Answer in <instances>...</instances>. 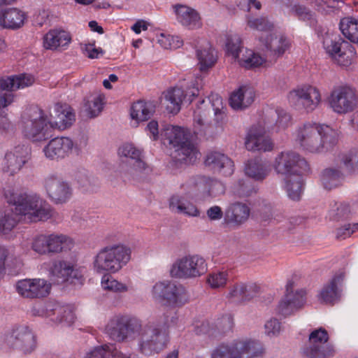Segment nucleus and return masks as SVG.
<instances>
[{
	"instance_id": "obj_1",
	"label": "nucleus",
	"mask_w": 358,
	"mask_h": 358,
	"mask_svg": "<svg viewBox=\"0 0 358 358\" xmlns=\"http://www.w3.org/2000/svg\"><path fill=\"white\" fill-rule=\"evenodd\" d=\"M8 203L14 206L13 210H0V234H8L17 224V215L28 217L31 222L45 221L51 217L52 209L49 205H43V200L36 194L16 192L8 188L4 192Z\"/></svg>"
},
{
	"instance_id": "obj_2",
	"label": "nucleus",
	"mask_w": 358,
	"mask_h": 358,
	"mask_svg": "<svg viewBox=\"0 0 358 358\" xmlns=\"http://www.w3.org/2000/svg\"><path fill=\"white\" fill-rule=\"evenodd\" d=\"M295 140L305 151L324 153L332 150L337 145L338 133L328 125L308 122L296 129Z\"/></svg>"
},
{
	"instance_id": "obj_3",
	"label": "nucleus",
	"mask_w": 358,
	"mask_h": 358,
	"mask_svg": "<svg viewBox=\"0 0 358 358\" xmlns=\"http://www.w3.org/2000/svg\"><path fill=\"white\" fill-rule=\"evenodd\" d=\"M169 317L162 320L141 324L138 347L139 351L145 355L159 353L167 347L170 341Z\"/></svg>"
},
{
	"instance_id": "obj_4",
	"label": "nucleus",
	"mask_w": 358,
	"mask_h": 358,
	"mask_svg": "<svg viewBox=\"0 0 358 358\" xmlns=\"http://www.w3.org/2000/svg\"><path fill=\"white\" fill-rule=\"evenodd\" d=\"M169 143L174 148L172 157L176 161L192 164L200 155L192 135L187 129L183 127L168 125L162 132Z\"/></svg>"
},
{
	"instance_id": "obj_5",
	"label": "nucleus",
	"mask_w": 358,
	"mask_h": 358,
	"mask_svg": "<svg viewBox=\"0 0 358 358\" xmlns=\"http://www.w3.org/2000/svg\"><path fill=\"white\" fill-rule=\"evenodd\" d=\"M131 250L124 245H113L104 247L94 257V271L99 274L116 273L131 259Z\"/></svg>"
},
{
	"instance_id": "obj_6",
	"label": "nucleus",
	"mask_w": 358,
	"mask_h": 358,
	"mask_svg": "<svg viewBox=\"0 0 358 358\" xmlns=\"http://www.w3.org/2000/svg\"><path fill=\"white\" fill-rule=\"evenodd\" d=\"M265 354L263 344L252 339L238 340L231 344L222 343L211 353V358H260Z\"/></svg>"
},
{
	"instance_id": "obj_7",
	"label": "nucleus",
	"mask_w": 358,
	"mask_h": 358,
	"mask_svg": "<svg viewBox=\"0 0 358 358\" xmlns=\"http://www.w3.org/2000/svg\"><path fill=\"white\" fill-rule=\"evenodd\" d=\"M118 154L131 161L130 166H122L119 171L120 177L124 182L138 180L152 171L150 166L143 160L142 150L133 144L122 145L118 150Z\"/></svg>"
},
{
	"instance_id": "obj_8",
	"label": "nucleus",
	"mask_w": 358,
	"mask_h": 358,
	"mask_svg": "<svg viewBox=\"0 0 358 358\" xmlns=\"http://www.w3.org/2000/svg\"><path fill=\"white\" fill-rule=\"evenodd\" d=\"M53 124L43 111L34 108L27 117H23L22 132L25 138L33 141H46L52 136Z\"/></svg>"
},
{
	"instance_id": "obj_9",
	"label": "nucleus",
	"mask_w": 358,
	"mask_h": 358,
	"mask_svg": "<svg viewBox=\"0 0 358 358\" xmlns=\"http://www.w3.org/2000/svg\"><path fill=\"white\" fill-rule=\"evenodd\" d=\"M141 329V320L130 315H117L107 323L105 331L108 337L118 343L134 339Z\"/></svg>"
},
{
	"instance_id": "obj_10",
	"label": "nucleus",
	"mask_w": 358,
	"mask_h": 358,
	"mask_svg": "<svg viewBox=\"0 0 358 358\" xmlns=\"http://www.w3.org/2000/svg\"><path fill=\"white\" fill-rule=\"evenodd\" d=\"M203 85L202 76H197L191 82V85L187 87L186 90L178 87L169 89L164 93L166 110L171 113L177 114L180 110L183 101L190 103L195 96L201 94Z\"/></svg>"
},
{
	"instance_id": "obj_11",
	"label": "nucleus",
	"mask_w": 358,
	"mask_h": 358,
	"mask_svg": "<svg viewBox=\"0 0 358 358\" xmlns=\"http://www.w3.org/2000/svg\"><path fill=\"white\" fill-rule=\"evenodd\" d=\"M209 106L208 113L210 109L213 112L215 120L218 122L222 120L224 117L222 99L217 94H211L207 97V99H203L197 105L196 109L194 110V133L196 135L205 136L207 130L211 127V124L206 120V113L202 111L201 106Z\"/></svg>"
},
{
	"instance_id": "obj_12",
	"label": "nucleus",
	"mask_w": 358,
	"mask_h": 358,
	"mask_svg": "<svg viewBox=\"0 0 358 358\" xmlns=\"http://www.w3.org/2000/svg\"><path fill=\"white\" fill-rule=\"evenodd\" d=\"M275 171L285 177L301 175L310 170L306 160L292 150L281 152L277 155L273 164Z\"/></svg>"
},
{
	"instance_id": "obj_13",
	"label": "nucleus",
	"mask_w": 358,
	"mask_h": 358,
	"mask_svg": "<svg viewBox=\"0 0 358 358\" xmlns=\"http://www.w3.org/2000/svg\"><path fill=\"white\" fill-rule=\"evenodd\" d=\"M207 271L206 260L198 255H186L177 259L171 269L172 276L183 279L194 278Z\"/></svg>"
},
{
	"instance_id": "obj_14",
	"label": "nucleus",
	"mask_w": 358,
	"mask_h": 358,
	"mask_svg": "<svg viewBox=\"0 0 358 358\" xmlns=\"http://www.w3.org/2000/svg\"><path fill=\"white\" fill-rule=\"evenodd\" d=\"M329 335L324 328L313 330L309 335L308 343L301 352L307 358H327L334 355V350L327 343Z\"/></svg>"
},
{
	"instance_id": "obj_15",
	"label": "nucleus",
	"mask_w": 358,
	"mask_h": 358,
	"mask_svg": "<svg viewBox=\"0 0 358 358\" xmlns=\"http://www.w3.org/2000/svg\"><path fill=\"white\" fill-rule=\"evenodd\" d=\"M287 99L291 106L309 113L318 106L321 101V95L319 90L315 87L303 85L290 91Z\"/></svg>"
},
{
	"instance_id": "obj_16",
	"label": "nucleus",
	"mask_w": 358,
	"mask_h": 358,
	"mask_svg": "<svg viewBox=\"0 0 358 358\" xmlns=\"http://www.w3.org/2000/svg\"><path fill=\"white\" fill-rule=\"evenodd\" d=\"M34 77L30 74H19L0 79V108H5L13 101L12 91L32 85Z\"/></svg>"
},
{
	"instance_id": "obj_17",
	"label": "nucleus",
	"mask_w": 358,
	"mask_h": 358,
	"mask_svg": "<svg viewBox=\"0 0 358 358\" xmlns=\"http://www.w3.org/2000/svg\"><path fill=\"white\" fill-rule=\"evenodd\" d=\"M8 346L18 350L24 354H30L36 348V338L33 331L27 325H20L14 328L6 336Z\"/></svg>"
},
{
	"instance_id": "obj_18",
	"label": "nucleus",
	"mask_w": 358,
	"mask_h": 358,
	"mask_svg": "<svg viewBox=\"0 0 358 358\" xmlns=\"http://www.w3.org/2000/svg\"><path fill=\"white\" fill-rule=\"evenodd\" d=\"M152 295L155 299L171 305H182L188 301L185 288L171 282H157L152 287Z\"/></svg>"
},
{
	"instance_id": "obj_19",
	"label": "nucleus",
	"mask_w": 358,
	"mask_h": 358,
	"mask_svg": "<svg viewBox=\"0 0 358 358\" xmlns=\"http://www.w3.org/2000/svg\"><path fill=\"white\" fill-rule=\"evenodd\" d=\"M329 102L333 110L338 114L352 111L357 106V99L355 90L348 86L335 88L330 94Z\"/></svg>"
},
{
	"instance_id": "obj_20",
	"label": "nucleus",
	"mask_w": 358,
	"mask_h": 358,
	"mask_svg": "<svg viewBox=\"0 0 358 358\" xmlns=\"http://www.w3.org/2000/svg\"><path fill=\"white\" fill-rule=\"evenodd\" d=\"M294 282L289 280L286 285V294L278 304V311L284 316L292 314L306 302V291L301 289L294 292Z\"/></svg>"
},
{
	"instance_id": "obj_21",
	"label": "nucleus",
	"mask_w": 358,
	"mask_h": 358,
	"mask_svg": "<svg viewBox=\"0 0 358 358\" xmlns=\"http://www.w3.org/2000/svg\"><path fill=\"white\" fill-rule=\"evenodd\" d=\"M45 187L48 196L56 203H66L72 196L69 183L55 176L45 178Z\"/></svg>"
},
{
	"instance_id": "obj_22",
	"label": "nucleus",
	"mask_w": 358,
	"mask_h": 358,
	"mask_svg": "<svg viewBox=\"0 0 358 358\" xmlns=\"http://www.w3.org/2000/svg\"><path fill=\"white\" fill-rule=\"evenodd\" d=\"M50 273L55 278L57 283L83 284L82 271L80 269L75 268L70 263L64 261L55 262L51 268Z\"/></svg>"
},
{
	"instance_id": "obj_23",
	"label": "nucleus",
	"mask_w": 358,
	"mask_h": 358,
	"mask_svg": "<svg viewBox=\"0 0 358 358\" xmlns=\"http://www.w3.org/2000/svg\"><path fill=\"white\" fill-rule=\"evenodd\" d=\"M245 148L250 151L267 152L273 150V144L266 135L265 127L254 125L248 133Z\"/></svg>"
},
{
	"instance_id": "obj_24",
	"label": "nucleus",
	"mask_w": 358,
	"mask_h": 358,
	"mask_svg": "<svg viewBox=\"0 0 358 358\" xmlns=\"http://www.w3.org/2000/svg\"><path fill=\"white\" fill-rule=\"evenodd\" d=\"M50 285L43 279H24L16 285L17 292L27 298L45 297L50 291Z\"/></svg>"
},
{
	"instance_id": "obj_25",
	"label": "nucleus",
	"mask_w": 358,
	"mask_h": 358,
	"mask_svg": "<svg viewBox=\"0 0 358 358\" xmlns=\"http://www.w3.org/2000/svg\"><path fill=\"white\" fill-rule=\"evenodd\" d=\"M73 148V141L68 137H57L49 141L43 151L50 159H61L69 156Z\"/></svg>"
},
{
	"instance_id": "obj_26",
	"label": "nucleus",
	"mask_w": 358,
	"mask_h": 358,
	"mask_svg": "<svg viewBox=\"0 0 358 358\" xmlns=\"http://www.w3.org/2000/svg\"><path fill=\"white\" fill-rule=\"evenodd\" d=\"M259 41L270 56H282L289 47V40L282 34H263Z\"/></svg>"
},
{
	"instance_id": "obj_27",
	"label": "nucleus",
	"mask_w": 358,
	"mask_h": 358,
	"mask_svg": "<svg viewBox=\"0 0 358 358\" xmlns=\"http://www.w3.org/2000/svg\"><path fill=\"white\" fill-rule=\"evenodd\" d=\"M343 45L349 46V43L338 36L327 35L323 39V47L326 52L336 59L341 66H347L350 63V60L345 59V52Z\"/></svg>"
},
{
	"instance_id": "obj_28",
	"label": "nucleus",
	"mask_w": 358,
	"mask_h": 358,
	"mask_svg": "<svg viewBox=\"0 0 358 358\" xmlns=\"http://www.w3.org/2000/svg\"><path fill=\"white\" fill-rule=\"evenodd\" d=\"M173 8L176 20L182 26L189 29H195L201 27L200 15L195 9L183 4H176Z\"/></svg>"
},
{
	"instance_id": "obj_29",
	"label": "nucleus",
	"mask_w": 358,
	"mask_h": 358,
	"mask_svg": "<svg viewBox=\"0 0 358 358\" xmlns=\"http://www.w3.org/2000/svg\"><path fill=\"white\" fill-rule=\"evenodd\" d=\"M28 148L17 145L13 151L7 152L3 159V169L11 174L20 171L28 159Z\"/></svg>"
},
{
	"instance_id": "obj_30",
	"label": "nucleus",
	"mask_w": 358,
	"mask_h": 358,
	"mask_svg": "<svg viewBox=\"0 0 358 358\" xmlns=\"http://www.w3.org/2000/svg\"><path fill=\"white\" fill-rule=\"evenodd\" d=\"M250 208L244 203L234 202L230 203L224 212V222L226 224L239 227L245 222L250 216Z\"/></svg>"
},
{
	"instance_id": "obj_31",
	"label": "nucleus",
	"mask_w": 358,
	"mask_h": 358,
	"mask_svg": "<svg viewBox=\"0 0 358 358\" xmlns=\"http://www.w3.org/2000/svg\"><path fill=\"white\" fill-rule=\"evenodd\" d=\"M45 316L50 317L54 322L71 325L75 320V315L68 306H61L59 303H48L45 306Z\"/></svg>"
},
{
	"instance_id": "obj_32",
	"label": "nucleus",
	"mask_w": 358,
	"mask_h": 358,
	"mask_svg": "<svg viewBox=\"0 0 358 358\" xmlns=\"http://www.w3.org/2000/svg\"><path fill=\"white\" fill-rule=\"evenodd\" d=\"M205 164L217 170L224 176H230L234 171V162L224 154L211 152L206 156Z\"/></svg>"
},
{
	"instance_id": "obj_33",
	"label": "nucleus",
	"mask_w": 358,
	"mask_h": 358,
	"mask_svg": "<svg viewBox=\"0 0 358 358\" xmlns=\"http://www.w3.org/2000/svg\"><path fill=\"white\" fill-rule=\"evenodd\" d=\"M255 90L250 86L243 85L233 92L229 98V104L234 110H243L254 101Z\"/></svg>"
},
{
	"instance_id": "obj_34",
	"label": "nucleus",
	"mask_w": 358,
	"mask_h": 358,
	"mask_svg": "<svg viewBox=\"0 0 358 358\" xmlns=\"http://www.w3.org/2000/svg\"><path fill=\"white\" fill-rule=\"evenodd\" d=\"M71 41L69 32L60 29L50 30L43 37V46L46 49L66 48Z\"/></svg>"
},
{
	"instance_id": "obj_35",
	"label": "nucleus",
	"mask_w": 358,
	"mask_h": 358,
	"mask_svg": "<svg viewBox=\"0 0 358 358\" xmlns=\"http://www.w3.org/2000/svg\"><path fill=\"white\" fill-rule=\"evenodd\" d=\"M24 13L15 8L0 10V26L5 29H16L24 24Z\"/></svg>"
},
{
	"instance_id": "obj_36",
	"label": "nucleus",
	"mask_w": 358,
	"mask_h": 358,
	"mask_svg": "<svg viewBox=\"0 0 358 358\" xmlns=\"http://www.w3.org/2000/svg\"><path fill=\"white\" fill-rule=\"evenodd\" d=\"M342 273L334 275L329 283L323 287L320 293V299L326 303H334L341 296V290L339 287L343 280Z\"/></svg>"
},
{
	"instance_id": "obj_37",
	"label": "nucleus",
	"mask_w": 358,
	"mask_h": 358,
	"mask_svg": "<svg viewBox=\"0 0 358 358\" xmlns=\"http://www.w3.org/2000/svg\"><path fill=\"white\" fill-rule=\"evenodd\" d=\"M55 111V115L51 113L49 117L52 119L53 128L55 127L59 129H65L71 126L76 120L75 113L66 106L64 108L59 104H56Z\"/></svg>"
},
{
	"instance_id": "obj_38",
	"label": "nucleus",
	"mask_w": 358,
	"mask_h": 358,
	"mask_svg": "<svg viewBox=\"0 0 358 358\" xmlns=\"http://www.w3.org/2000/svg\"><path fill=\"white\" fill-rule=\"evenodd\" d=\"M270 170L269 164L259 159L249 160L245 167V174L255 180H263Z\"/></svg>"
},
{
	"instance_id": "obj_39",
	"label": "nucleus",
	"mask_w": 358,
	"mask_h": 358,
	"mask_svg": "<svg viewBox=\"0 0 358 358\" xmlns=\"http://www.w3.org/2000/svg\"><path fill=\"white\" fill-rule=\"evenodd\" d=\"M196 57L201 71L212 67L217 60V55L208 41H204L202 47L196 50Z\"/></svg>"
},
{
	"instance_id": "obj_40",
	"label": "nucleus",
	"mask_w": 358,
	"mask_h": 358,
	"mask_svg": "<svg viewBox=\"0 0 358 358\" xmlns=\"http://www.w3.org/2000/svg\"><path fill=\"white\" fill-rule=\"evenodd\" d=\"M154 112L155 109L151 103L138 101L135 102L131 108V117L136 120L137 124L138 122L150 119Z\"/></svg>"
},
{
	"instance_id": "obj_41",
	"label": "nucleus",
	"mask_w": 358,
	"mask_h": 358,
	"mask_svg": "<svg viewBox=\"0 0 358 358\" xmlns=\"http://www.w3.org/2000/svg\"><path fill=\"white\" fill-rule=\"evenodd\" d=\"M49 253H57L71 250L73 242L69 237L62 234H50L48 236Z\"/></svg>"
},
{
	"instance_id": "obj_42",
	"label": "nucleus",
	"mask_w": 358,
	"mask_h": 358,
	"mask_svg": "<svg viewBox=\"0 0 358 358\" xmlns=\"http://www.w3.org/2000/svg\"><path fill=\"white\" fill-rule=\"evenodd\" d=\"M339 29L343 35L351 42L358 43V20L352 17L341 20Z\"/></svg>"
},
{
	"instance_id": "obj_43",
	"label": "nucleus",
	"mask_w": 358,
	"mask_h": 358,
	"mask_svg": "<svg viewBox=\"0 0 358 358\" xmlns=\"http://www.w3.org/2000/svg\"><path fill=\"white\" fill-rule=\"evenodd\" d=\"M343 178L341 171L335 168H328L322 171L320 180L325 189H331L337 187Z\"/></svg>"
},
{
	"instance_id": "obj_44",
	"label": "nucleus",
	"mask_w": 358,
	"mask_h": 358,
	"mask_svg": "<svg viewBox=\"0 0 358 358\" xmlns=\"http://www.w3.org/2000/svg\"><path fill=\"white\" fill-rule=\"evenodd\" d=\"M285 189L289 199L299 201L301 198L302 179L301 175L285 178Z\"/></svg>"
},
{
	"instance_id": "obj_45",
	"label": "nucleus",
	"mask_w": 358,
	"mask_h": 358,
	"mask_svg": "<svg viewBox=\"0 0 358 358\" xmlns=\"http://www.w3.org/2000/svg\"><path fill=\"white\" fill-rule=\"evenodd\" d=\"M270 116L272 120L266 122L268 129H273V124L279 129H285L288 127L291 121V116L285 110L280 108L271 111Z\"/></svg>"
},
{
	"instance_id": "obj_46",
	"label": "nucleus",
	"mask_w": 358,
	"mask_h": 358,
	"mask_svg": "<svg viewBox=\"0 0 358 358\" xmlns=\"http://www.w3.org/2000/svg\"><path fill=\"white\" fill-rule=\"evenodd\" d=\"M113 344H105L97 346L86 353L84 358H115L119 352Z\"/></svg>"
},
{
	"instance_id": "obj_47",
	"label": "nucleus",
	"mask_w": 358,
	"mask_h": 358,
	"mask_svg": "<svg viewBox=\"0 0 358 358\" xmlns=\"http://www.w3.org/2000/svg\"><path fill=\"white\" fill-rule=\"evenodd\" d=\"M236 61L241 66L250 69L259 66L265 62V59L252 50L245 49Z\"/></svg>"
},
{
	"instance_id": "obj_48",
	"label": "nucleus",
	"mask_w": 358,
	"mask_h": 358,
	"mask_svg": "<svg viewBox=\"0 0 358 358\" xmlns=\"http://www.w3.org/2000/svg\"><path fill=\"white\" fill-rule=\"evenodd\" d=\"M291 11L299 20L308 22L310 26H315L317 24L315 12L305 5L294 4Z\"/></svg>"
},
{
	"instance_id": "obj_49",
	"label": "nucleus",
	"mask_w": 358,
	"mask_h": 358,
	"mask_svg": "<svg viewBox=\"0 0 358 358\" xmlns=\"http://www.w3.org/2000/svg\"><path fill=\"white\" fill-rule=\"evenodd\" d=\"M243 44L240 36L237 34L227 36L226 50L228 55L231 56L236 61L243 52Z\"/></svg>"
},
{
	"instance_id": "obj_50",
	"label": "nucleus",
	"mask_w": 358,
	"mask_h": 358,
	"mask_svg": "<svg viewBox=\"0 0 358 358\" xmlns=\"http://www.w3.org/2000/svg\"><path fill=\"white\" fill-rule=\"evenodd\" d=\"M103 99L99 96H94L88 99L84 105L85 112L90 118L97 117L103 110Z\"/></svg>"
},
{
	"instance_id": "obj_51",
	"label": "nucleus",
	"mask_w": 358,
	"mask_h": 358,
	"mask_svg": "<svg viewBox=\"0 0 358 358\" xmlns=\"http://www.w3.org/2000/svg\"><path fill=\"white\" fill-rule=\"evenodd\" d=\"M110 273H104L101 278V286L104 289L114 292H125L128 290L126 285L122 284L114 279Z\"/></svg>"
},
{
	"instance_id": "obj_52",
	"label": "nucleus",
	"mask_w": 358,
	"mask_h": 358,
	"mask_svg": "<svg viewBox=\"0 0 358 358\" xmlns=\"http://www.w3.org/2000/svg\"><path fill=\"white\" fill-rule=\"evenodd\" d=\"M341 160L347 171L351 173H358V150L343 154Z\"/></svg>"
},
{
	"instance_id": "obj_53",
	"label": "nucleus",
	"mask_w": 358,
	"mask_h": 358,
	"mask_svg": "<svg viewBox=\"0 0 358 358\" xmlns=\"http://www.w3.org/2000/svg\"><path fill=\"white\" fill-rule=\"evenodd\" d=\"M232 192L239 197H247L250 196L255 189L249 181L239 180L233 185Z\"/></svg>"
},
{
	"instance_id": "obj_54",
	"label": "nucleus",
	"mask_w": 358,
	"mask_h": 358,
	"mask_svg": "<svg viewBox=\"0 0 358 358\" xmlns=\"http://www.w3.org/2000/svg\"><path fill=\"white\" fill-rule=\"evenodd\" d=\"M248 25L250 28L259 31L268 32L272 30L273 24L266 17L250 18L248 20Z\"/></svg>"
},
{
	"instance_id": "obj_55",
	"label": "nucleus",
	"mask_w": 358,
	"mask_h": 358,
	"mask_svg": "<svg viewBox=\"0 0 358 358\" xmlns=\"http://www.w3.org/2000/svg\"><path fill=\"white\" fill-rule=\"evenodd\" d=\"M31 248L39 255L48 254V236L41 234L35 237L32 241Z\"/></svg>"
},
{
	"instance_id": "obj_56",
	"label": "nucleus",
	"mask_w": 358,
	"mask_h": 358,
	"mask_svg": "<svg viewBox=\"0 0 358 358\" xmlns=\"http://www.w3.org/2000/svg\"><path fill=\"white\" fill-rule=\"evenodd\" d=\"M265 334L269 337L278 336L282 327L281 322L276 318H271L267 320L264 324Z\"/></svg>"
},
{
	"instance_id": "obj_57",
	"label": "nucleus",
	"mask_w": 358,
	"mask_h": 358,
	"mask_svg": "<svg viewBox=\"0 0 358 358\" xmlns=\"http://www.w3.org/2000/svg\"><path fill=\"white\" fill-rule=\"evenodd\" d=\"M233 326V317L230 314L224 315L222 317L218 318L215 324V329L222 334H225L231 330Z\"/></svg>"
},
{
	"instance_id": "obj_58",
	"label": "nucleus",
	"mask_w": 358,
	"mask_h": 358,
	"mask_svg": "<svg viewBox=\"0 0 358 358\" xmlns=\"http://www.w3.org/2000/svg\"><path fill=\"white\" fill-rule=\"evenodd\" d=\"M76 179L79 185L86 190H89L91 186L95 185L96 183V179L91 177L85 170L78 171L76 176Z\"/></svg>"
},
{
	"instance_id": "obj_59",
	"label": "nucleus",
	"mask_w": 358,
	"mask_h": 358,
	"mask_svg": "<svg viewBox=\"0 0 358 358\" xmlns=\"http://www.w3.org/2000/svg\"><path fill=\"white\" fill-rule=\"evenodd\" d=\"M210 179L203 176H193L189 179V185L196 188L200 192L207 194Z\"/></svg>"
},
{
	"instance_id": "obj_60",
	"label": "nucleus",
	"mask_w": 358,
	"mask_h": 358,
	"mask_svg": "<svg viewBox=\"0 0 358 358\" xmlns=\"http://www.w3.org/2000/svg\"><path fill=\"white\" fill-rule=\"evenodd\" d=\"M227 297L229 299V300L234 303H241L246 301V299L244 296L242 284L239 282L233 285L230 288Z\"/></svg>"
},
{
	"instance_id": "obj_61",
	"label": "nucleus",
	"mask_w": 358,
	"mask_h": 358,
	"mask_svg": "<svg viewBox=\"0 0 358 358\" xmlns=\"http://www.w3.org/2000/svg\"><path fill=\"white\" fill-rule=\"evenodd\" d=\"M227 280V273L226 272H217L210 274L208 278V282L211 287L219 288L225 285Z\"/></svg>"
},
{
	"instance_id": "obj_62",
	"label": "nucleus",
	"mask_w": 358,
	"mask_h": 358,
	"mask_svg": "<svg viewBox=\"0 0 358 358\" xmlns=\"http://www.w3.org/2000/svg\"><path fill=\"white\" fill-rule=\"evenodd\" d=\"M242 284V287L243 288V293L245 299H246V301H248L253 299L254 297L257 296L259 292V287L254 282H248V283H243L241 282Z\"/></svg>"
},
{
	"instance_id": "obj_63",
	"label": "nucleus",
	"mask_w": 358,
	"mask_h": 358,
	"mask_svg": "<svg viewBox=\"0 0 358 358\" xmlns=\"http://www.w3.org/2000/svg\"><path fill=\"white\" fill-rule=\"evenodd\" d=\"M209 182L207 193L208 196H216L224 192V186L220 181L210 178Z\"/></svg>"
},
{
	"instance_id": "obj_64",
	"label": "nucleus",
	"mask_w": 358,
	"mask_h": 358,
	"mask_svg": "<svg viewBox=\"0 0 358 358\" xmlns=\"http://www.w3.org/2000/svg\"><path fill=\"white\" fill-rule=\"evenodd\" d=\"M177 213L182 214L189 217L199 216V210L196 207V206L187 200L184 202V205L182 206V209L180 210Z\"/></svg>"
}]
</instances>
